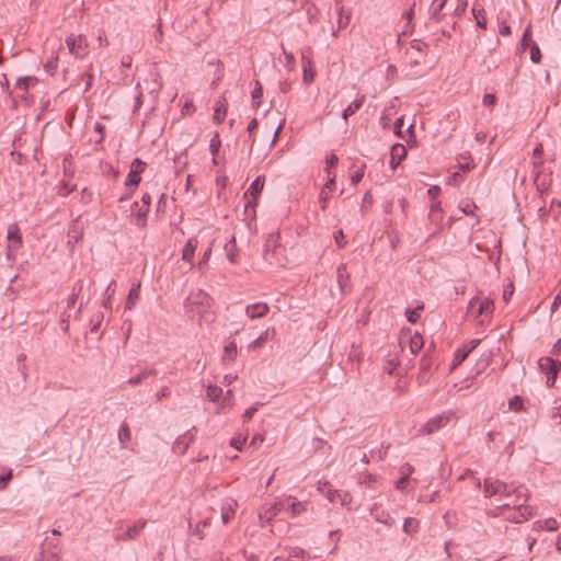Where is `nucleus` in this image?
<instances>
[{"instance_id":"obj_1","label":"nucleus","mask_w":561,"mask_h":561,"mask_svg":"<svg viewBox=\"0 0 561 561\" xmlns=\"http://www.w3.org/2000/svg\"><path fill=\"white\" fill-rule=\"evenodd\" d=\"M184 308L192 318L197 317L201 324L203 322L209 324L215 321L213 299L206 291L202 289L190 293L185 299Z\"/></svg>"},{"instance_id":"obj_2","label":"nucleus","mask_w":561,"mask_h":561,"mask_svg":"<svg viewBox=\"0 0 561 561\" xmlns=\"http://www.w3.org/2000/svg\"><path fill=\"white\" fill-rule=\"evenodd\" d=\"M483 492L488 497L499 495L507 499V501L519 497H524V501L527 500V490L523 486H515L491 477L483 480Z\"/></svg>"},{"instance_id":"obj_3","label":"nucleus","mask_w":561,"mask_h":561,"mask_svg":"<svg viewBox=\"0 0 561 561\" xmlns=\"http://www.w3.org/2000/svg\"><path fill=\"white\" fill-rule=\"evenodd\" d=\"M494 310V304L492 300L485 298H472L468 305L467 313L469 317L473 319H478L480 317H491Z\"/></svg>"},{"instance_id":"obj_4","label":"nucleus","mask_w":561,"mask_h":561,"mask_svg":"<svg viewBox=\"0 0 561 561\" xmlns=\"http://www.w3.org/2000/svg\"><path fill=\"white\" fill-rule=\"evenodd\" d=\"M453 419H455L454 411H445L432 419H430L421 428L420 434L431 435L438 430L445 427Z\"/></svg>"},{"instance_id":"obj_5","label":"nucleus","mask_w":561,"mask_h":561,"mask_svg":"<svg viewBox=\"0 0 561 561\" xmlns=\"http://www.w3.org/2000/svg\"><path fill=\"white\" fill-rule=\"evenodd\" d=\"M524 497H519L517 500L512 501H505L503 502L500 507L508 508L514 507L517 508L514 512L513 516H510V519L515 523H522L523 520H526L531 515V507L524 505Z\"/></svg>"},{"instance_id":"obj_6","label":"nucleus","mask_w":561,"mask_h":561,"mask_svg":"<svg viewBox=\"0 0 561 561\" xmlns=\"http://www.w3.org/2000/svg\"><path fill=\"white\" fill-rule=\"evenodd\" d=\"M264 186V178L257 176L250 185L249 190L245 192L244 197L248 198L245 204V211L249 208H254L257 203V197L261 194Z\"/></svg>"},{"instance_id":"obj_7","label":"nucleus","mask_w":561,"mask_h":561,"mask_svg":"<svg viewBox=\"0 0 561 561\" xmlns=\"http://www.w3.org/2000/svg\"><path fill=\"white\" fill-rule=\"evenodd\" d=\"M147 525L146 519H138L129 526L123 534L115 536L116 541H129L136 539Z\"/></svg>"},{"instance_id":"obj_8","label":"nucleus","mask_w":561,"mask_h":561,"mask_svg":"<svg viewBox=\"0 0 561 561\" xmlns=\"http://www.w3.org/2000/svg\"><path fill=\"white\" fill-rule=\"evenodd\" d=\"M268 311L270 307L266 302H255L245 308V314L252 320L264 318Z\"/></svg>"},{"instance_id":"obj_9","label":"nucleus","mask_w":561,"mask_h":561,"mask_svg":"<svg viewBox=\"0 0 561 561\" xmlns=\"http://www.w3.org/2000/svg\"><path fill=\"white\" fill-rule=\"evenodd\" d=\"M302 61V80L306 84L311 83L316 77V69L313 67V61L310 57L302 53L301 56Z\"/></svg>"},{"instance_id":"obj_10","label":"nucleus","mask_w":561,"mask_h":561,"mask_svg":"<svg viewBox=\"0 0 561 561\" xmlns=\"http://www.w3.org/2000/svg\"><path fill=\"white\" fill-rule=\"evenodd\" d=\"M447 3V0H433L431 9H430V18L426 25L430 23H438L443 20L444 14L443 10Z\"/></svg>"},{"instance_id":"obj_11","label":"nucleus","mask_w":561,"mask_h":561,"mask_svg":"<svg viewBox=\"0 0 561 561\" xmlns=\"http://www.w3.org/2000/svg\"><path fill=\"white\" fill-rule=\"evenodd\" d=\"M7 238L12 243L8 247V257H10V250L19 249L22 245V236L20 233V228L16 224H11L9 226Z\"/></svg>"},{"instance_id":"obj_12","label":"nucleus","mask_w":561,"mask_h":561,"mask_svg":"<svg viewBox=\"0 0 561 561\" xmlns=\"http://www.w3.org/2000/svg\"><path fill=\"white\" fill-rule=\"evenodd\" d=\"M538 365L542 373L551 375L549 379H552V382H554L557 378V362L550 357H541Z\"/></svg>"},{"instance_id":"obj_13","label":"nucleus","mask_w":561,"mask_h":561,"mask_svg":"<svg viewBox=\"0 0 561 561\" xmlns=\"http://www.w3.org/2000/svg\"><path fill=\"white\" fill-rule=\"evenodd\" d=\"M390 154V167L396 169L399 163L407 157V149L402 144H396L392 146Z\"/></svg>"},{"instance_id":"obj_14","label":"nucleus","mask_w":561,"mask_h":561,"mask_svg":"<svg viewBox=\"0 0 561 561\" xmlns=\"http://www.w3.org/2000/svg\"><path fill=\"white\" fill-rule=\"evenodd\" d=\"M370 514L374 516L377 523H381L387 526H392L394 524V519L390 516V514L383 510H380L377 504L371 507Z\"/></svg>"},{"instance_id":"obj_15","label":"nucleus","mask_w":561,"mask_h":561,"mask_svg":"<svg viewBox=\"0 0 561 561\" xmlns=\"http://www.w3.org/2000/svg\"><path fill=\"white\" fill-rule=\"evenodd\" d=\"M131 211H136L135 215V225L144 228L147 224V214L149 211V208L147 207H139L138 202H135L131 206Z\"/></svg>"},{"instance_id":"obj_16","label":"nucleus","mask_w":561,"mask_h":561,"mask_svg":"<svg viewBox=\"0 0 561 561\" xmlns=\"http://www.w3.org/2000/svg\"><path fill=\"white\" fill-rule=\"evenodd\" d=\"M89 43L83 34L76 35V49L75 56L77 58H84L88 55Z\"/></svg>"},{"instance_id":"obj_17","label":"nucleus","mask_w":561,"mask_h":561,"mask_svg":"<svg viewBox=\"0 0 561 561\" xmlns=\"http://www.w3.org/2000/svg\"><path fill=\"white\" fill-rule=\"evenodd\" d=\"M283 504L279 502L274 503L264 512L259 514V518L262 523L266 522L270 523L280 511H282Z\"/></svg>"},{"instance_id":"obj_18","label":"nucleus","mask_w":561,"mask_h":561,"mask_svg":"<svg viewBox=\"0 0 561 561\" xmlns=\"http://www.w3.org/2000/svg\"><path fill=\"white\" fill-rule=\"evenodd\" d=\"M227 114V101L225 98H220L214 108V121L216 124H221Z\"/></svg>"},{"instance_id":"obj_19","label":"nucleus","mask_w":561,"mask_h":561,"mask_svg":"<svg viewBox=\"0 0 561 561\" xmlns=\"http://www.w3.org/2000/svg\"><path fill=\"white\" fill-rule=\"evenodd\" d=\"M365 95H360L356 100H354L344 111L342 117L344 121H347L350 116L354 115L364 104Z\"/></svg>"},{"instance_id":"obj_20","label":"nucleus","mask_w":561,"mask_h":561,"mask_svg":"<svg viewBox=\"0 0 561 561\" xmlns=\"http://www.w3.org/2000/svg\"><path fill=\"white\" fill-rule=\"evenodd\" d=\"M337 283L342 291L350 286V275L346 272L345 264H341L336 268Z\"/></svg>"},{"instance_id":"obj_21","label":"nucleus","mask_w":561,"mask_h":561,"mask_svg":"<svg viewBox=\"0 0 561 561\" xmlns=\"http://www.w3.org/2000/svg\"><path fill=\"white\" fill-rule=\"evenodd\" d=\"M225 251L227 253V257L231 263H237L238 257V248L236 244V238L232 236L231 239L225 244Z\"/></svg>"},{"instance_id":"obj_22","label":"nucleus","mask_w":561,"mask_h":561,"mask_svg":"<svg viewBox=\"0 0 561 561\" xmlns=\"http://www.w3.org/2000/svg\"><path fill=\"white\" fill-rule=\"evenodd\" d=\"M196 245H197V241L194 240V239H188L186 244L184 245L183 248V252H182V259L186 262H191L193 256H194V252H195V249H196Z\"/></svg>"},{"instance_id":"obj_23","label":"nucleus","mask_w":561,"mask_h":561,"mask_svg":"<svg viewBox=\"0 0 561 561\" xmlns=\"http://www.w3.org/2000/svg\"><path fill=\"white\" fill-rule=\"evenodd\" d=\"M263 95V89H262V85L260 83V81H255V87L251 93V96H252V105L254 108H257L261 104V98Z\"/></svg>"},{"instance_id":"obj_24","label":"nucleus","mask_w":561,"mask_h":561,"mask_svg":"<svg viewBox=\"0 0 561 561\" xmlns=\"http://www.w3.org/2000/svg\"><path fill=\"white\" fill-rule=\"evenodd\" d=\"M319 491L325 494L330 502H335L336 497L340 496L339 492L333 490L328 482H324L323 485H320Z\"/></svg>"},{"instance_id":"obj_25","label":"nucleus","mask_w":561,"mask_h":561,"mask_svg":"<svg viewBox=\"0 0 561 561\" xmlns=\"http://www.w3.org/2000/svg\"><path fill=\"white\" fill-rule=\"evenodd\" d=\"M139 289H140V285L139 284L134 285L130 288L128 297H127V301H126V307L128 309H131L133 306L135 305L136 300L138 299V297H139Z\"/></svg>"},{"instance_id":"obj_26","label":"nucleus","mask_w":561,"mask_h":561,"mask_svg":"<svg viewBox=\"0 0 561 561\" xmlns=\"http://www.w3.org/2000/svg\"><path fill=\"white\" fill-rule=\"evenodd\" d=\"M410 350L412 353H417L424 344L423 337L420 334H414L410 337Z\"/></svg>"},{"instance_id":"obj_27","label":"nucleus","mask_w":561,"mask_h":561,"mask_svg":"<svg viewBox=\"0 0 561 561\" xmlns=\"http://www.w3.org/2000/svg\"><path fill=\"white\" fill-rule=\"evenodd\" d=\"M337 15H339V19H337L339 28L340 30L345 28L350 24L351 15L350 14H346V15L344 14V8L343 7H339L337 8Z\"/></svg>"},{"instance_id":"obj_28","label":"nucleus","mask_w":561,"mask_h":561,"mask_svg":"<svg viewBox=\"0 0 561 561\" xmlns=\"http://www.w3.org/2000/svg\"><path fill=\"white\" fill-rule=\"evenodd\" d=\"M472 13L477 20V25L483 30L486 28V19L485 13L483 9L477 10L476 8L472 9Z\"/></svg>"},{"instance_id":"obj_29","label":"nucleus","mask_w":561,"mask_h":561,"mask_svg":"<svg viewBox=\"0 0 561 561\" xmlns=\"http://www.w3.org/2000/svg\"><path fill=\"white\" fill-rule=\"evenodd\" d=\"M221 146V140L218 134H215V136L210 139L209 149L214 156L213 162L217 164L215 156L218 153L219 148Z\"/></svg>"},{"instance_id":"obj_30","label":"nucleus","mask_w":561,"mask_h":561,"mask_svg":"<svg viewBox=\"0 0 561 561\" xmlns=\"http://www.w3.org/2000/svg\"><path fill=\"white\" fill-rule=\"evenodd\" d=\"M82 287H83V284H82V280H78L75 286H73V293L72 295L69 297V300H68V308H71L75 306V304L77 302V298H78V295L79 293L82 290Z\"/></svg>"},{"instance_id":"obj_31","label":"nucleus","mask_w":561,"mask_h":561,"mask_svg":"<svg viewBox=\"0 0 561 561\" xmlns=\"http://www.w3.org/2000/svg\"><path fill=\"white\" fill-rule=\"evenodd\" d=\"M237 356V344L234 342H230L224 348V359H234Z\"/></svg>"},{"instance_id":"obj_32","label":"nucleus","mask_w":561,"mask_h":561,"mask_svg":"<svg viewBox=\"0 0 561 561\" xmlns=\"http://www.w3.org/2000/svg\"><path fill=\"white\" fill-rule=\"evenodd\" d=\"M508 408L515 412H519L524 409L523 399L519 396H514L508 400Z\"/></svg>"},{"instance_id":"obj_33","label":"nucleus","mask_w":561,"mask_h":561,"mask_svg":"<svg viewBox=\"0 0 561 561\" xmlns=\"http://www.w3.org/2000/svg\"><path fill=\"white\" fill-rule=\"evenodd\" d=\"M118 439L123 445L130 439V430L126 423H124L118 431Z\"/></svg>"},{"instance_id":"obj_34","label":"nucleus","mask_w":561,"mask_h":561,"mask_svg":"<svg viewBox=\"0 0 561 561\" xmlns=\"http://www.w3.org/2000/svg\"><path fill=\"white\" fill-rule=\"evenodd\" d=\"M221 396H222V389L220 387H218V386H209L207 388V397L211 401L219 400Z\"/></svg>"},{"instance_id":"obj_35","label":"nucleus","mask_w":561,"mask_h":561,"mask_svg":"<svg viewBox=\"0 0 561 561\" xmlns=\"http://www.w3.org/2000/svg\"><path fill=\"white\" fill-rule=\"evenodd\" d=\"M141 181L140 174L136 173L135 171H129L125 185L130 186H137L139 182Z\"/></svg>"},{"instance_id":"obj_36","label":"nucleus","mask_w":561,"mask_h":561,"mask_svg":"<svg viewBox=\"0 0 561 561\" xmlns=\"http://www.w3.org/2000/svg\"><path fill=\"white\" fill-rule=\"evenodd\" d=\"M423 309V305L422 306H419L416 307L415 309H409L405 311L407 313V319L410 323H416L419 318H420V310Z\"/></svg>"},{"instance_id":"obj_37","label":"nucleus","mask_w":561,"mask_h":561,"mask_svg":"<svg viewBox=\"0 0 561 561\" xmlns=\"http://www.w3.org/2000/svg\"><path fill=\"white\" fill-rule=\"evenodd\" d=\"M541 53L537 43L533 42L530 45V60L535 64L540 62Z\"/></svg>"},{"instance_id":"obj_38","label":"nucleus","mask_w":561,"mask_h":561,"mask_svg":"<svg viewBox=\"0 0 561 561\" xmlns=\"http://www.w3.org/2000/svg\"><path fill=\"white\" fill-rule=\"evenodd\" d=\"M534 157H535V167H540L543 162L541 160V157L543 154V146L542 144H538L535 149H534V152H533Z\"/></svg>"},{"instance_id":"obj_39","label":"nucleus","mask_w":561,"mask_h":561,"mask_svg":"<svg viewBox=\"0 0 561 561\" xmlns=\"http://www.w3.org/2000/svg\"><path fill=\"white\" fill-rule=\"evenodd\" d=\"M470 354V350H458L455 354L454 366L460 365Z\"/></svg>"},{"instance_id":"obj_40","label":"nucleus","mask_w":561,"mask_h":561,"mask_svg":"<svg viewBox=\"0 0 561 561\" xmlns=\"http://www.w3.org/2000/svg\"><path fill=\"white\" fill-rule=\"evenodd\" d=\"M417 522L414 518H407L403 524V530L407 534H412L416 530Z\"/></svg>"},{"instance_id":"obj_41","label":"nucleus","mask_w":561,"mask_h":561,"mask_svg":"<svg viewBox=\"0 0 561 561\" xmlns=\"http://www.w3.org/2000/svg\"><path fill=\"white\" fill-rule=\"evenodd\" d=\"M146 168V162H144L141 159L136 158L131 162V169L130 171H135L138 174H141Z\"/></svg>"},{"instance_id":"obj_42","label":"nucleus","mask_w":561,"mask_h":561,"mask_svg":"<svg viewBox=\"0 0 561 561\" xmlns=\"http://www.w3.org/2000/svg\"><path fill=\"white\" fill-rule=\"evenodd\" d=\"M319 199L321 209L325 210L328 206V201L330 199V193L325 191V188H322L319 195Z\"/></svg>"},{"instance_id":"obj_43","label":"nucleus","mask_w":561,"mask_h":561,"mask_svg":"<svg viewBox=\"0 0 561 561\" xmlns=\"http://www.w3.org/2000/svg\"><path fill=\"white\" fill-rule=\"evenodd\" d=\"M82 79L85 81L84 91H89L94 82V75L91 71H87L82 75Z\"/></svg>"},{"instance_id":"obj_44","label":"nucleus","mask_w":561,"mask_h":561,"mask_svg":"<svg viewBox=\"0 0 561 561\" xmlns=\"http://www.w3.org/2000/svg\"><path fill=\"white\" fill-rule=\"evenodd\" d=\"M234 515V511L231 507L222 508L221 519L224 524H228Z\"/></svg>"},{"instance_id":"obj_45","label":"nucleus","mask_w":561,"mask_h":561,"mask_svg":"<svg viewBox=\"0 0 561 561\" xmlns=\"http://www.w3.org/2000/svg\"><path fill=\"white\" fill-rule=\"evenodd\" d=\"M147 377V370H142L140 374L128 379V383L131 386H136L140 383Z\"/></svg>"},{"instance_id":"obj_46","label":"nucleus","mask_w":561,"mask_h":561,"mask_svg":"<svg viewBox=\"0 0 561 561\" xmlns=\"http://www.w3.org/2000/svg\"><path fill=\"white\" fill-rule=\"evenodd\" d=\"M36 79L34 77H25V78H19L16 81V85L21 89L26 90L28 88L30 82H35Z\"/></svg>"},{"instance_id":"obj_47","label":"nucleus","mask_w":561,"mask_h":561,"mask_svg":"<svg viewBox=\"0 0 561 561\" xmlns=\"http://www.w3.org/2000/svg\"><path fill=\"white\" fill-rule=\"evenodd\" d=\"M66 45L68 47V50L71 55L75 56V49H76V35L70 34L66 37Z\"/></svg>"},{"instance_id":"obj_48","label":"nucleus","mask_w":561,"mask_h":561,"mask_svg":"<svg viewBox=\"0 0 561 561\" xmlns=\"http://www.w3.org/2000/svg\"><path fill=\"white\" fill-rule=\"evenodd\" d=\"M305 510H306V506L302 503H300V502H293L290 504V511H291L293 516H297L298 514H300Z\"/></svg>"},{"instance_id":"obj_49","label":"nucleus","mask_w":561,"mask_h":561,"mask_svg":"<svg viewBox=\"0 0 561 561\" xmlns=\"http://www.w3.org/2000/svg\"><path fill=\"white\" fill-rule=\"evenodd\" d=\"M257 126H259V122H257V119H256V118H253V119L249 123L248 128H247V130H248V133H249V138L251 139L252 145H253V144H254V141H255L254 137H252V134H253V131L257 128Z\"/></svg>"},{"instance_id":"obj_50","label":"nucleus","mask_w":561,"mask_h":561,"mask_svg":"<svg viewBox=\"0 0 561 561\" xmlns=\"http://www.w3.org/2000/svg\"><path fill=\"white\" fill-rule=\"evenodd\" d=\"M482 102L484 106H493L496 103V96L493 93H486L484 94Z\"/></svg>"},{"instance_id":"obj_51","label":"nucleus","mask_w":561,"mask_h":561,"mask_svg":"<svg viewBox=\"0 0 561 561\" xmlns=\"http://www.w3.org/2000/svg\"><path fill=\"white\" fill-rule=\"evenodd\" d=\"M391 121V113L388 108H386L380 116V124L383 128H387L389 126V123Z\"/></svg>"},{"instance_id":"obj_52","label":"nucleus","mask_w":561,"mask_h":561,"mask_svg":"<svg viewBox=\"0 0 561 561\" xmlns=\"http://www.w3.org/2000/svg\"><path fill=\"white\" fill-rule=\"evenodd\" d=\"M339 162V159L335 154H331L328 159H327V167H325V171L330 174V170L331 168H334Z\"/></svg>"},{"instance_id":"obj_53","label":"nucleus","mask_w":561,"mask_h":561,"mask_svg":"<svg viewBox=\"0 0 561 561\" xmlns=\"http://www.w3.org/2000/svg\"><path fill=\"white\" fill-rule=\"evenodd\" d=\"M256 411H257L256 405H253V407H250L249 409H247V410L244 411L243 415H242L243 421H244V422L250 421V420L253 417V415H254V413H255Z\"/></svg>"},{"instance_id":"obj_54","label":"nucleus","mask_w":561,"mask_h":561,"mask_svg":"<svg viewBox=\"0 0 561 561\" xmlns=\"http://www.w3.org/2000/svg\"><path fill=\"white\" fill-rule=\"evenodd\" d=\"M98 43L100 47H106L110 45L107 36L104 31H101L98 35Z\"/></svg>"},{"instance_id":"obj_55","label":"nucleus","mask_w":561,"mask_h":561,"mask_svg":"<svg viewBox=\"0 0 561 561\" xmlns=\"http://www.w3.org/2000/svg\"><path fill=\"white\" fill-rule=\"evenodd\" d=\"M11 479L12 470H9L7 474L0 476V490L4 489Z\"/></svg>"},{"instance_id":"obj_56","label":"nucleus","mask_w":561,"mask_h":561,"mask_svg":"<svg viewBox=\"0 0 561 561\" xmlns=\"http://www.w3.org/2000/svg\"><path fill=\"white\" fill-rule=\"evenodd\" d=\"M266 341V333L265 334H261L256 340H254L250 345L249 347H253V348H256V347H260L263 345V343Z\"/></svg>"},{"instance_id":"obj_57","label":"nucleus","mask_w":561,"mask_h":561,"mask_svg":"<svg viewBox=\"0 0 561 561\" xmlns=\"http://www.w3.org/2000/svg\"><path fill=\"white\" fill-rule=\"evenodd\" d=\"M283 53H284L287 66L291 69L294 67V65H295V57H294V55L291 53L286 51L284 48H283Z\"/></svg>"},{"instance_id":"obj_58","label":"nucleus","mask_w":561,"mask_h":561,"mask_svg":"<svg viewBox=\"0 0 561 561\" xmlns=\"http://www.w3.org/2000/svg\"><path fill=\"white\" fill-rule=\"evenodd\" d=\"M561 305V289L559 290V293L556 295L554 299H553V302L551 305V312H554L559 306Z\"/></svg>"},{"instance_id":"obj_59","label":"nucleus","mask_w":561,"mask_h":561,"mask_svg":"<svg viewBox=\"0 0 561 561\" xmlns=\"http://www.w3.org/2000/svg\"><path fill=\"white\" fill-rule=\"evenodd\" d=\"M334 239H335V242L337 244L339 248H344L345 243L343 242V239H344V234H343V231L342 230H339L335 234H334Z\"/></svg>"},{"instance_id":"obj_60","label":"nucleus","mask_w":561,"mask_h":561,"mask_svg":"<svg viewBox=\"0 0 561 561\" xmlns=\"http://www.w3.org/2000/svg\"><path fill=\"white\" fill-rule=\"evenodd\" d=\"M545 525H546V529L552 531V530H556L558 528V523L556 519L553 518H549L545 522Z\"/></svg>"},{"instance_id":"obj_61","label":"nucleus","mask_w":561,"mask_h":561,"mask_svg":"<svg viewBox=\"0 0 561 561\" xmlns=\"http://www.w3.org/2000/svg\"><path fill=\"white\" fill-rule=\"evenodd\" d=\"M170 396V389L168 387H163L158 393H157V401H161L162 399Z\"/></svg>"},{"instance_id":"obj_62","label":"nucleus","mask_w":561,"mask_h":561,"mask_svg":"<svg viewBox=\"0 0 561 561\" xmlns=\"http://www.w3.org/2000/svg\"><path fill=\"white\" fill-rule=\"evenodd\" d=\"M244 442H245V438H242V439L241 438H233L231 440L230 445L232 447H234L236 449L241 450L242 449V445L244 444Z\"/></svg>"},{"instance_id":"obj_63","label":"nucleus","mask_w":561,"mask_h":561,"mask_svg":"<svg viewBox=\"0 0 561 561\" xmlns=\"http://www.w3.org/2000/svg\"><path fill=\"white\" fill-rule=\"evenodd\" d=\"M57 68V58L53 59V60H49L47 61V64L45 65V69L53 73V71Z\"/></svg>"},{"instance_id":"obj_64","label":"nucleus","mask_w":561,"mask_h":561,"mask_svg":"<svg viewBox=\"0 0 561 561\" xmlns=\"http://www.w3.org/2000/svg\"><path fill=\"white\" fill-rule=\"evenodd\" d=\"M530 36V25L525 30L522 38V47L525 49L526 45L528 44V38Z\"/></svg>"}]
</instances>
